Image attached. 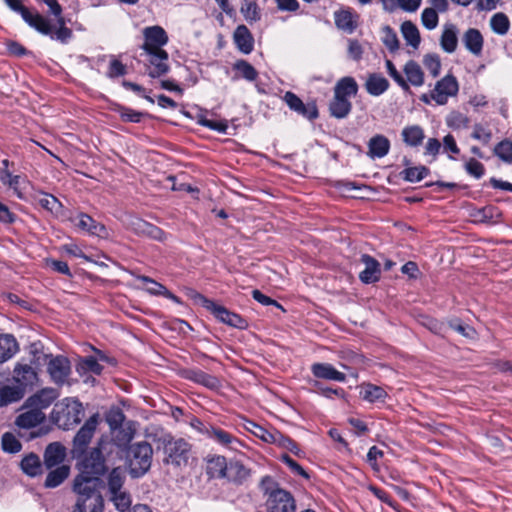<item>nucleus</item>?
<instances>
[{"instance_id":"1","label":"nucleus","mask_w":512,"mask_h":512,"mask_svg":"<svg viewBox=\"0 0 512 512\" xmlns=\"http://www.w3.org/2000/svg\"><path fill=\"white\" fill-rule=\"evenodd\" d=\"M168 42L167 34H145L143 49L148 55L147 73L158 78L168 73V53L162 49Z\"/></svg>"},{"instance_id":"2","label":"nucleus","mask_w":512,"mask_h":512,"mask_svg":"<svg viewBox=\"0 0 512 512\" xmlns=\"http://www.w3.org/2000/svg\"><path fill=\"white\" fill-rule=\"evenodd\" d=\"M261 489L266 496L267 512H296L293 495L281 488L269 476L261 480Z\"/></svg>"},{"instance_id":"3","label":"nucleus","mask_w":512,"mask_h":512,"mask_svg":"<svg viewBox=\"0 0 512 512\" xmlns=\"http://www.w3.org/2000/svg\"><path fill=\"white\" fill-rule=\"evenodd\" d=\"M163 463L174 468L186 467L192 455V445L183 438L166 435L161 439Z\"/></svg>"},{"instance_id":"4","label":"nucleus","mask_w":512,"mask_h":512,"mask_svg":"<svg viewBox=\"0 0 512 512\" xmlns=\"http://www.w3.org/2000/svg\"><path fill=\"white\" fill-rule=\"evenodd\" d=\"M56 424L64 429L78 424L83 416L82 404L73 398H65L56 403L52 411Z\"/></svg>"},{"instance_id":"5","label":"nucleus","mask_w":512,"mask_h":512,"mask_svg":"<svg viewBox=\"0 0 512 512\" xmlns=\"http://www.w3.org/2000/svg\"><path fill=\"white\" fill-rule=\"evenodd\" d=\"M152 455L153 449L148 442H138L130 446L128 458L132 477L138 478L148 472L152 463Z\"/></svg>"},{"instance_id":"6","label":"nucleus","mask_w":512,"mask_h":512,"mask_svg":"<svg viewBox=\"0 0 512 512\" xmlns=\"http://www.w3.org/2000/svg\"><path fill=\"white\" fill-rule=\"evenodd\" d=\"M109 445H111V443L102 438L98 442L97 447L85 453L78 463L79 473L89 476H98L100 478L106 471L103 452L107 451V446Z\"/></svg>"},{"instance_id":"7","label":"nucleus","mask_w":512,"mask_h":512,"mask_svg":"<svg viewBox=\"0 0 512 512\" xmlns=\"http://www.w3.org/2000/svg\"><path fill=\"white\" fill-rule=\"evenodd\" d=\"M193 297L209 310L219 321L235 328H245L246 321L236 313L230 312L224 306L218 305L199 293L194 292Z\"/></svg>"},{"instance_id":"8","label":"nucleus","mask_w":512,"mask_h":512,"mask_svg":"<svg viewBox=\"0 0 512 512\" xmlns=\"http://www.w3.org/2000/svg\"><path fill=\"white\" fill-rule=\"evenodd\" d=\"M459 85L456 78L452 75H446L437 81L433 90H431V98L438 105H445L450 97L457 95Z\"/></svg>"},{"instance_id":"9","label":"nucleus","mask_w":512,"mask_h":512,"mask_svg":"<svg viewBox=\"0 0 512 512\" xmlns=\"http://www.w3.org/2000/svg\"><path fill=\"white\" fill-rule=\"evenodd\" d=\"M101 485L102 481L98 476L79 473L74 479L73 491L77 494V499H81L82 497L101 494Z\"/></svg>"},{"instance_id":"10","label":"nucleus","mask_w":512,"mask_h":512,"mask_svg":"<svg viewBox=\"0 0 512 512\" xmlns=\"http://www.w3.org/2000/svg\"><path fill=\"white\" fill-rule=\"evenodd\" d=\"M99 423V416L92 415L84 425L79 429L73 440V451L83 453L94 436Z\"/></svg>"},{"instance_id":"11","label":"nucleus","mask_w":512,"mask_h":512,"mask_svg":"<svg viewBox=\"0 0 512 512\" xmlns=\"http://www.w3.org/2000/svg\"><path fill=\"white\" fill-rule=\"evenodd\" d=\"M47 371L51 380L56 385H63L68 383L71 374V365L66 357L57 356L50 359L47 364Z\"/></svg>"},{"instance_id":"12","label":"nucleus","mask_w":512,"mask_h":512,"mask_svg":"<svg viewBox=\"0 0 512 512\" xmlns=\"http://www.w3.org/2000/svg\"><path fill=\"white\" fill-rule=\"evenodd\" d=\"M4 2L15 12L21 14L22 18L39 32H48L45 19L37 13L27 9L22 0H4Z\"/></svg>"},{"instance_id":"13","label":"nucleus","mask_w":512,"mask_h":512,"mask_svg":"<svg viewBox=\"0 0 512 512\" xmlns=\"http://www.w3.org/2000/svg\"><path fill=\"white\" fill-rule=\"evenodd\" d=\"M205 435L222 447L233 451H238L243 447V444L238 438L220 427L209 426L205 428Z\"/></svg>"},{"instance_id":"14","label":"nucleus","mask_w":512,"mask_h":512,"mask_svg":"<svg viewBox=\"0 0 512 512\" xmlns=\"http://www.w3.org/2000/svg\"><path fill=\"white\" fill-rule=\"evenodd\" d=\"M13 381L15 385L21 386L26 393V389L38 381V374L31 365L17 362L13 369Z\"/></svg>"},{"instance_id":"15","label":"nucleus","mask_w":512,"mask_h":512,"mask_svg":"<svg viewBox=\"0 0 512 512\" xmlns=\"http://www.w3.org/2000/svg\"><path fill=\"white\" fill-rule=\"evenodd\" d=\"M59 392L55 388H43L26 400V407H33L38 412H43L48 408L57 398Z\"/></svg>"},{"instance_id":"16","label":"nucleus","mask_w":512,"mask_h":512,"mask_svg":"<svg viewBox=\"0 0 512 512\" xmlns=\"http://www.w3.org/2000/svg\"><path fill=\"white\" fill-rule=\"evenodd\" d=\"M283 99L291 110L297 112L305 118L313 120L318 117V110L315 104L305 105L302 100L294 93L286 92Z\"/></svg>"},{"instance_id":"17","label":"nucleus","mask_w":512,"mask_h":512,"mask_svg":"<svg viewBox=\"0 0 512 512\" xmlns=\"http://www.w3.org/2000/svg\"><path fill=\"white\" fill-rule=\"evenodd\" d=\"M23 410L24 411L21 412L15 420V424L20 428H33L42 423L45 419L43 412H38V410L33 407H26V403L24 404Z\"/></svg>"},{"instance_id":"18","label":"nucleus","mask_w":512,"mask_h":512,"mask_svg":"<svg viewBox=\"0 0 512 512\" xmlns=\"http://www.w3.org/2000/svg\"><path fill=\"white\" fill-rule=\"evenodd\" d=\"M130 226L138 234L146 235L158 241H164L166 239V234L164 233L163 230L140 218L132 219L130 222Z\"/></svg>"},{"instance_id":"19","label":"nucleus","mask_w":512,"mask_h":512,"mask_svg":"<svg viewBox=\"0 0 512 512\" xmlns=\"http://www.w3.org/2000/svg\"><path fill=\"white\" fill-rule=\"evenodd\" d=\"M361 261L365 265L359 276L361 281L367 284L378 281L381 273L379 262L367 254L362 255Z\"/></svg>"},{"instance_id":"20","label":"nucleus","mask_w":512,"mask_h":512,"mask_svg":"<svg viewBox=\"0 0 512 512\" xmlns=\"http://www.w3.org/2000/svg\"><path fill=\"white\" fill-rule=\"evenodd\" d=\"M66 457L65 448L58 442L49 444L44 452V464L48 469L61 466Z\"/></svg>"},{"instance_id":"21","label":"nucleus","mask_w":512,"mask_h":512,"mask_svg":"<svg viewBox=\"0 0 512 512\" xmlns=\"http://www.w3.org/2000/svg\"><path fill=\"white\" fill-rule=\"evenodd\" d=\"M311 371L315 377L320 379L337 382H344L346 380L344 373L336 370L328 363H315L311 366Z\"/></svg>"},{"instance_id":"22","label":"nucleus","mask_w":512,"mask_h":512,"mask_svg":"<svg viewBox=\"0 0 512 512\" xmlns=\"http://www.w3.org/2000/svg\"><path fill=\"white\" fill-rule=\"evenodd\" d=\"M72 221L79 229L91 235L100 236L106 230L104 225L96 222L92 217L85 213H79L74 218H72Z\"/></svg>"},{"instance_id":"23","label":"nucleus","mask_w":512,"mask_h":512,"mask_svg":"<svg viewBox=\"0 0 512 512\" xmlns=\"http://www.w3.org/2000/svg\"><path fill=\"white\" fill-rule=\"evenodd\" d=\"M19 351V344L12 334H0V364L10 360Z\"/></svg>"},{"instance_id":"24","label":"nucleus","mask_w":512,"mask_h":512,"mask_svg":"<svg viewBox=\"0 0 512 512\" xmlns=\"http://www.w3.org/2000/svg\"><path fill=\"white\" fill-rule=\"evenodd\" d=\"M104 500L101 494H94L77 499L76 511L78 512H103Z\"/></svg>"},{"instance_id":"25","label":"nucleus","mask_w":512,"mask_h":512,"mask_svg":"<svg viewBox=\"0 0 512 512\" xmlns=\"http://www.w3.org/2000/svg\"><path fill=\"white\" fill-rule=\"evenodd\" d=\"M390 150V141L383 135H376L368 142V155L371 158H382Z\"/></svg>"},{"instance_id":"26","label":"nucleus","mask_w":512,"mask_h":512,"mask_svg":"<svg viewBox=\"0 0 512 512\" xmlns=\"http://www.w3.org/2000/svg\"><path fill=\"white\" fill-rule=\"evenodd\" d=\"M25 395L24 389L17 385H5L0 388V408L20 401Z\"/></svg>"},{"instance_id":"27","label":"nucleus","mask_w":512,"mask_h":512,"mask_svg":"<svg viewBox=\"0 0 512 512\" xmlns=\"http://www.w3.org/2000/svg\"><path fill=\"white\" fill-rule=\"evenodd\" d=\"M137 280L143 284V288L152 295H162L168 299L178 301V298L172 294L164 285L156 282L147 276H137Z\"/></svg>"},{"instance_id":"28","label":"nucleus","mask_w":512,"mask_h":512,"mask_svg":"<svg viewBox=\"0 0 512 512\" xmlns=\"http://www.w3.org/2000/svg\"><path fill=\"white\" fill-rule=\"evenodd\" d=\"M334 18L338 29L353 31L357 28L358 15L351 10H339L335 12Z\"/></svg>"},{"instance_id":"29","label":"nucleus","mask_w":512,"mask_h":512,"mask_svg":"<svg viewBox=\"0 0 512 512\" xmlns=\"http://www.w3.org/2000/svg\"><path fill=\"white\" fill-rule=\"evenodd\" d=\"M360 396L363 400L375 403L384 401L387 393L382 387L367 383L360 386Z\"/></svg>"},{"instance_id":"30","label":"nucleus","mask_w":512,"mask_h":512,"mask_svg":"<svg viewBox=\"0 0 512 512\" xmlns=\"http://www.w3.org/2000/svg\"><path fill=\"white\" fill-rule=\"evenodd\" d=\"M365 87L370 95L379 96L388 89L389 82L382 75L373 73L368 76Z\"/></svg>"},{"instance_id":"31","label":"nucleus","mask_w":512,"mask_h":512,"mask_svg":"<svg viewBox=\"0 0 512 512\" xmlns=\"http://www.w3.org/2000/svg\"><path fill=\"white\" fill-rule=\"evenodd\" d=\"M358 92V84L354 78L346 76L341 78L334 87V94L343 98L355 96Z\"/></svg>"},{"instance_id":"32","label":"nucleus","mask_w":512,"mask_h":512,"mask_svg":"<svg viewBox=\"0 0 512 512\" xmlns=\"http://www.w3.org/2000/svg\"><path fill=\"white\" fill-rule=\"evenodd\" d=\"M351 108L352 104L348 98H343L336 94H334L329 106L331 115L338 119L345 118L350 113Z\"/></svg>"},{"instance_id":"33","label":"nucleus","mask_w":512,"mask_h":512,"mask_svg":"<svg viewBox=\"0 0 512 512\" xmlns=\"http://www.w3.org/2000/svg\"><path fill=\"white\" fill-rule=\"evenodd\" d=\"M401 135L404 143L412 147L420 145L425 137L423 129L418 125L405 127Z\"/></svg>"},{"instance_id":"34","label":"nucleus","mask_w":512,"mask_h":512,"mask_svg":"<svg viewBox=\"0 0 512 512\" xmlns=\"http://www.w3.org/2000/svg\"><path fill=\"white\" fill-rule=\"evenodd\" d=\"M70 473V468L67 465H61L50 471L45 480V487L55 488L59 486Z\"/></svg>"},{"instance_id":"35","label":"nucleus","mask_w":512,"mask_h":512,"mask_svg":"<svg viewBox=\"0 0 512 512\" xmlns=\"http://www.w3.org/2000/svg\"><path fill=\"white\" fill-rule=\"evenodd\" d=\"M240 12L244 19L249 22H256L261 18V10L258 4L252 0H242Z\"/></svg>"},{"instance_id":"36","label":"nucleus","mask_w":512,"mask_h":512,"mask_svg":"<svg viewBox=\"0 0 512 512\" xmlns=\"http://www.w3.org/2000/svg\"><path fill=\"white\" fill-rule=\"evenodd\" d=\"M126 479L125 470L117 467L108 475V490L110 494H115L119 490H123V484Z\"/></svg>"},{"instance_id":"37","label":"nucleus","mask_w":512,"mask_h":512,"mask_svg":"<svg viewBox=\"0 0 512 512\" xmlns=\"http://www.w3.org/2000/svg\"><path fill=\"white\" fill-rule=\"evenodd\" d=\"M21 468L24 473L31 477L40 474L42 470L40 458L33 453L25 456L21 461Z\"/></svg>"},{"instance_id":"38","label":"nucleus","mask_w":512,"mask_h":512,"mask_svg":"<svg viewBox=\"0 0 512 512\" xmlns=\"http://www.w3.org/2000/svg\"><path fill=\"white\" fill-rule=\"evenodd\" d=\"M228 464L225 457L214 456L208 461V472L212 477L225 478Z\"/></svg>"},{"instance_id":"39","label":"nucleus","mask_w":512,"mask_h":512,"mask_svg":"<svg viewBox=\"0 0 512 512\" xmlns=\"http://www.w3.org/2000/svg\"><path fill=\"white\" fill-rule=\"evenodd\" d=\"M250 431L259 439L266 443H278L283 439V435L278 431H269L266 428L252 423Z\"/></svg>"},{"instance_id":"40","label":"nucleus","mask_w":512,"mask_h":512,"mask_svg":"<svg viewBox=\"0 0 512 512\" xmlns=\"http://www.w3.org/2000/svg\"><path fill=\"white\" fill-rule=\"evenodd\" d=\"M233 69L236 71L237 78H243L252 82L255 81L258 77V72L256 69L245 60L237 61L234 64Z\"/></svg>"},{"instance_id":"41","label":"nucleus","mask_w":512,"mask_h":512,"mask_svg":"<svg viewBox=\"0 0 512 512\" xmlns=\"http://www.w3.org/2000/svg\"><path fill=\"white\" fill-rule=\"evenodd\" d=\"M407 80L414 86H421L424 83V74L421 67L413 61L408 62L404 67Z\"/></svg>"},{"instance_id":"42","label":"nucleus","mask_w":512,"mask_h":512,"mask_svg":"<svg viewBox=\"0 0 512 512\" xmlns=\"http://www.w3.org/2000/svg\"><path fill=\"white\" fill-rule=\"evenodd\" d=\"M249 476V470L238 461H231L228 464L226 477L235 482H242Z\"/></svg>"},{"instance_id":"43","label":"nucleus","mask_w":512,"mask_h":512,"mask_svg":"<svg viewBox=\"0 0 512 512\" xmlns=\"http://www.w3.org/2000/svg\"><path fill=\"white\" fill-rule=\"evenodd\" d=\"M469 123V118L459 111H451L446 117L447 126L454 130L465 129Z\"/></svg>"},{"instance_id":"44","label":"nucleus","mask_w":512,"mask_h":512,"mask_svg":"<svg viewBox=\"0 0 512 512\" xmlns=\"http://www.w3.org/2000/svg\"><path fill=\"white\" fill-rule=\"evenodd\" d=\"M110 499L116 509L121 512H125L132 503L130 494L124 489L117 491L115 494H110Z\"/></svg>"},{"instance_id":"45","label":"nucleus","mask_w":512,"mask_h":512,"mask_svg":"<svg viewBox=\"0 0 512 512\" xmlns=\"http://www.w3.org/2000/svg\"><path fill=\"white\" fill-rule=\"evenodd\" d=\"M78 372H92L96 375L101 374L103 366L92 356L82 358L77 367Z\"/></svg>"},{"instance_id":"46","label":"nucleus","mask_w":512,"mask_h":512,"mask_svg":"<svg viewBox=\"0 0 512 512\" xmlns=\"http://www.w3.org/2000/svg\"><path fill=\"white\" fill-rule=\"evenodd\" d=\"M1 445L2 449L8 453H17L22 448L20 441L10 432H6L2 435Z\"/></svg>"},{"instance_id":"47","label":"nucleus","mask_w":512,"mask_h":512,"mask_svg":"<svg viewBox=\"0 0 512 512\" xmlns=\"http://www.w3.org/2000/svg\"><path fill=\"white\" fill-rule=\"evenodd\" d=\"M463 42L466 48L473 54L478 55L482 50V34H464Z\"/></svg>"},{"instance_id":"48","label":"nucleus","mask_w":512,"mask_h":512,"mask_svg":"<svg viewBox=\"0 0 512 512\" xmlns=\"http://www.w3.org/2000/svg\"><path fill=\"white\" fill-rule=\"evenodd\" d=\"M471 137L486 145L492 139V132L488 125L476 123L473 126Z\"/></svg>"},{"instance_id":"49","label":"nucleus","mask_w":512,"mask_h":512,"mask_svg":"<svg viewBox=\"0 0 512 512\" xmlns=\"http://www.w3.org/2000/svg\"><path fill=\"white\" fill-rule=\"evenodd\" d=\"M494 153L506 163L512 162V141L503 140L494 147Z\"/></svg>"},{"instance_id":"50","label":"nucleus","mask_w":512,"mask_h":512,"mask_svg":"<svg viewBox=\"0 0 512 512\" xmlns=\"http://www.w3.org/2000/svg\"><path fill=\"white\" fill-rule=\"evenodd\" d=\"M234 42L237 48L245 54L253 50L254 39L252 34H234Z\"/></svg>"},{"instance_id":"51","label":"nucleus","mask_w":512,"mask_h":512,"mask_svg":"<svg viewBox=\"0 0 512 512\" xmlns=\"http://www.w3.org/2000/svg\"><path fill=\"white\" fill-rule=\"evenodd\" d=\"M106 421L113 434L120 433L119 428L124 421V415L119 409H112L108 412Z\"/></svg>"},{"instance_id":"52","label":"nucleus","mask_w":512,"mask_h":512,"mask_svg":"<svg viewBox=\"0 0 512 512\" xmlns=\"http://www.w3.org/2000/svg\"><path fill=\"white\" fill-rule=\"evenodd\" d=\"M429 170L425 166L410 167L403 171L404 179L409 182H418L427 176Z\"/></svg>"},{"instance_id":"53","label":"nucleus","mask_w":512,"mask_h":512,"mask_svg":"<svg viewBox=\"0 0 512 512\" xmlns=\"http://www.w3.org/2000/svg\"><path fill=\"white\" fill-rule=\"evenodd\" d=\"M491 28L494 32H507L509 29V20L504 13H496L490 20Z\"/></svg>"},{"instance_id":"54","label":"nucleus","mask_w":512,"mask_h":512,"mask_svg":"<svg viewBox=\"0 0 512 512\" xmlns=\"http://www.w3.org/2000/svg\"><path fill=\"white\" fill-rule=\"evenodd\" d=\"M198 123L204 127H207L211 130H214V131H217L220 133H226V130L228 128V124L225 120H213V119H208L206 117H200L198 120Z\"/></svg>"},{"instance_id":"55","label":"nucleus","mask_w":512,"mask_h":512,"mask_svg":"<svg viewBox=\"0 0 512 512\" xmlns=\"http://www.w3.org/2000/svg\"><path fill=\"white\" fill-rule=\"evenodd\" d=\"M421 19L423 26L428 30H432L437 26L438 14L435 9L426 8L422 12Z\"/></svg>"},{"instance_id":"56","label":"nucleus","mask_w":512,"mask_h":512,"mask_svg":"<svg viewBox=\"0 0 512 512\" xmlns=\"http://www.w3.org/2000/svg\"><path fill=\"white\" fill-rule=\"evenodd\" d=\"M465 169L468 174L477 179L481 178L485 172L484 165L474 158H471L466 162Z\"/></svg>"},{"instance_id":"57","label":"nucleus","mask_w":512,"mask_h":512,"mask_svg":"<svg viewBox=\"0 0 512 512\" xmlns=\"http://www.w3.org/2000/svg\"><path fill=\"white\" fill-rule=\"evenodd\" d=\"M39 203L43 208L53 213H57L61 208V203L58 201V199L50 194H44L39 199Z\"/></svg>"},{"instance_id":"58","label":"nucleus","mask_w":512,"mask_h":512,"mask_svg":"<svg viewBox=\"0 0 512 512\" xmlns=\"http://www.w3.org/2000/svg\"><path fill=\"white\" fill-rule=\"evenodd\" d=\"M424 65L426 67V69L429 71V73L433 76V77H437L440 73V69H441V63H440V60L437 56L435 55H426L424 57Z\"/></svg>"},{"instance_id":"59","label":"nucleus","mask_w":512,"mask_h":512,"mask_svg":"<svg viewBox=\"0 0 512 512\" xmlns=\"http://www.w3.org/2000/svg\"><path fill=\"white\" fill-rule=\"evenodd\" d=\"M27 181L24 177L20 175H14L10 180L8 186L13 189L14 193L19 197H24V189L26 187Z\"/></svg>"},{"instance_id":"60","label":"nucleus","mask_w":512,"mask_h":512,"mask_svg":"<svg viewBox=\"0 0 512 512\" xmlns=\"http://www.w3.org/2000/svg\"><path fill=\"white\" fill-rule=\"evenodd\" d=\"M386 68L388 74L395 80V82L405 90L409 89V85L407 81L403 78V76L397 71L396 67L390 60H386Z\"/></svg>"},{"instance_id":"61","label":"nucleus","mask_w":512,"mask_h":512,"mask_svg":"<svg viewBox=\"0 0 512 512\" xmlns=\"http://www.w3.org/2000/svg\"><path fill=\"white\" fill-rule=\"evenodd\" d=\"M194 380L200 384H203L204 386H207L209 388H215L218 386V380L217 378L208 375L204 372H196Z\"/></svg>"},{"instance_id":"62","label":"nucleus","mask_w":512,"mask_h":512,"mask_svg":"<svg viewBox=\"0 0 512 512\" xmlns=\"http://www.w3.org/2000/svg\"><path fill=\"white\" fill-rule=\"evenodd\" d=\"M282 461L291 469V471L297 475H300L304 478H309L308 473L290 456L283 455L281 457Z\"/></svg>"},{"instance_id":"63","label":"nucleus","mask_w":512,"mask_h":512,"mask_svg":"<svg viewBox=\"0 0 512 512\" xmlns=\"http://www.w3.org/2000/svg\"><path fill=\"white\" fill-rule=\"evenodd\" d=\"M441 45L446 52H453L457 46L456 34H442Z\"/></svg>"},{"instance_id":"64","label":"nucleus","mask_w":512,"mask_h":512,"mask_svg":"<svg viewBox=\"0 0 512 512\" xmlns=\"http://www.w3.org/2000/svg\"><path fill=\"white\" fill-rule=\"evenodd\" d=\"M125 73L126 68L121 62H119L118 60L111 61L108 71L109 77H117L124 75Z\"/></svg>"}]
</instances>
